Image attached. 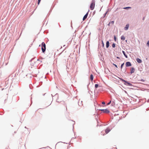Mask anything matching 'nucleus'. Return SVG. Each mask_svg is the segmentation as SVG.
I'll use <instances>...</instances> for the list:
<instances>
[{
    "label": "nucleus",
    "instance_id": "33",
    "mask_svg": "<svg viewBox=\"0 0 149 149\" xmlns=\"http://www.w3.org/2000/svg\"><path fill=\"white\" fill-rule=\"evenodd\" d=\"M38 109L37 110V112L38 111Z\"/></svg>",
    "mask_w": 149,
    "mask_h": 149
},
{
    "label": "nucleus",
    "instance_id": "3",
    "mask_svg": "<svg viewBox=\"0 0 149 149\" xmlns=\"http://www.w3.org/2000/svg\"><path fill=\"white\" fill-rule=\"evenodd\" d=\"M99 110L101 111L104 113H109V111L107 109H99Z\"/></svg>",
    "mask_w": 149,
    "mask_h": 149
},
{
    "label": "nucleus",
    "instance_id": "13",
    "mask_svg": "<svg viewBox=\"0 0 149 149\" xmlns=\"http://www.w3.org/2000/svg\"><path fill=\"white\" fill-rule=\"evenodd\" d=\"M122 52H123V54L124 55V56H125V57L126 58H127V56L126 55L125 52L124 51H123Z\"/></svg>",
    "mask_w": 149,
    "mask_h": 149
},
{
    "label": "nucleus",
    "instance_id": "23",
    "mask_svg": "<svg viewBox=\"0 0 149 149\" xmlns=\"http://www.w3.org/2000/svg\"><path fill=\"white\" fill-rule=\"evenodd\" d=\"M131 8L130 7H127L125 8H124L125 9H127L129 8Z\"/></svg>",
    "mask_w": 149,
    "mask_h": 149
},
{
    "label": "nucleus",
    "instance_id": "32",
    "mask_svg": "<svg viewBox=\"0 0 149 149\" xmlns=\"http://www.w3.org/2000/svg\"><path fill=\"white\" fill-rule=\"evenodd\" d=\"M65 46V45H64L63 46V47Z\"/></svg>",
    "mask_w": 149,
    "mask_h": 149
},
{
    "label": "nucleus",
    "instance_id": "7",
    "mask_svg": "<svg viewBox=\"0 0 149 149\" xmlns=\"http://www.w3.org/2000/svg\"><path fill=\"white\" fill-rule=\"evenodd\" d=\"M129 26V24H127L126 25L125 27L124 28L126 30H127L128 29Z\"/></svg>",
    "mask_w": 149,
    "mask_h": 149
},
{
    "label": "nucleus",
    "instance_id": "26",
    "mask_svg": "<svg viewBox=\"0 0 149 149\" xmlns=\"http://www.w3.org/2000/svg\"><path fill=\"white\" fill-rule=\"evenodd\" d=\"M102 104H105V102H102Z\"/></svg>",
    "mask_w": 149,
    "mask_h": 149
},
{
    "label": "nucleus",
    "instance_id": "19",
    "mask_svg": "<svg viewBox=\"0 0 149 149\" xmlns=\"http://www.w3.org/2000/svg\"><path fill=\"white\" fill-rule=\"evenodd\" d=\"M124 64V63L122 64L121 65V68H122Z\"/></svg>",
    "mask_w": 149,
    "mask_h": 149
},
{
    "label": "nucleus",
    "instance_id": "22",
    "mask_svg": "<svg viewBox=\"0 0 149 149\" xmlns=\"http://www.w3.org/2000/svg\"><path fill=\"white\" fill-rule=\"evenodd\" d=\"M121 80L124 82H125L126 83V82L127 81H125V80H124L123 79H122Z\"/></svg>",
    "mask_w": 149,
    "mask_h": 149
},
{
    "label": "nucleus",
    "instance_id": "17",
    "mask_svg": "<svg viewBox=\"0 0 149 149\" xmlns=\"http://www.w3.org/2000/svg\"><path fill=\"white\" fill-rule=\"evenodd\" d=\"M115 44H114V43H113V44H112V47H113V48H114L115 47Z\"/></svg>",
    "mask_w": 149,
    "mask_h": 149
},
{
    "label": "nucleus",
    "instance_id": "28",
    "mask_svg": "<svg viewBox=\"0 0 149 149\" xmlns=\"http://www.w3.org/2000/svg\"><path fill=\"white\" fill-rule=\"evenodd\" d=\"M141 81H144V80H143V79H142V80H141Z\"/></svg>",
    "mask_w": 149,
    "mask_h": 149
},
{
    "label": "nucleus",
    "instance_id": "24",
    "mask_svg": "<svg viewBox=\"0 0 149 149\" xmlns=\"http://www.w3.org/2000/svg\"><path fill=\"white\" fill-rule=\"evenodd\" d=\"M41 0H38V4H39Z\"/></svg>",
    "mask_w": 149,
    "mask_h": 149
},
{
    "label": "nucleus",
    "instance_id": "9",
    "mask_svg": "<svg viewBox=\"0 0 149 149\" xmlns=\"http://www.w3.org/2000/svg\"><path fill=\"white\" fill-rule=\"evenodd\" d=\"M136 60L137 62L139 63H141L142 62V61L139 58H137Z\"/></svg>",
    "mask_w": 149,
    "mask_h": 149
},
{
    "label": "nucleus",
    "instance_id": "21",
    "mask_svg": "<svg viewBox=\"0 0 149 149\" xmlns=\"http://www.w3.org/2000/svg\"><path fill=\"white\" fill-rule=\"evenodd\" d=\"M147 45L148 46H149V40L148 42Z\"/></svg>",
    "mask_w": 149,
    "mask_h": 149
},
{
    "label": "nucleus",
    "instance_id": "1",
    "mask_svg": "<svg viewBox=\"0 0 149 149\" xmlns=\"http://www.w3.org/2000/svg\"><path fill=\"white\" fill-rule=\"evenodd\" d=\"M95 1H92L90 6V9L91 10L94 9L95 6Z\"/></svg>",
    "mask_w": 149,
    "mask_h": 149
},
{
    "label": "nucleus",
    "instance_id": "8",
    "mask_svg": "<svg viewBox=\"0 0 149 149\" xmlns=\"http://www.w3.org/2000/svg\"><path fill=\"white\" fill-rule=\"evenodd\" d=\"M135 71V69L134 68H132L131 69V74L133 73Z\"/></svg>",
    "mask_w": 149,
    "mask_h": 149
},
{
    "label": "nucleus",
    "instance_id": "15",
    "mask_svg": "<svg viewBox=\"0 0 149 149\" xmlns=\"http://www.w3.org/2000/svg\"><path fill=\"white\" fill-rule=\"evenodd\" d=\"M126 83L129 86H131L132 85L131 84H130V82L126 81Z\"/></svg>",
    "mask_w": 149,
    "mask_h": 149
},
{
    "label": "nucleus",
    "instance_id": "30",
    "mask_svg": "<svg viewBox=\"0 0 149 149\" xmlns=\"http://www.w3.org/2000/svg\"><path fill=\"white\" fill-rule=\"evenodd\" d=\"M102 44H103V46H104V43H103V41H102Z\"/></svg>",
    "mask_w": 149,
    "mask_h": 149
},
{
    "label": "nucleus",
    "instance_id": "2",
    "mask_svg": "<svg viewBox=\"0 0 149 149\" xmlns=\"http://www.w3.org/2000/svg\"><path fill=\"white\" fill-rule=\"evenodd\" d=\"M41 49L43 52H44L46 49V45L44 42H42L41 44Z\"/></svg>",
    "mask_w": 149,
    "mask_h": 149
},
{
    "label": "nucleus",
    "instance_id": "25",
    "mask_svg": "<svg viewBox=\"0 0 149 149\" xmlns=\"http://www.w3.org/2000/svg\"><path fill=\"white\" fill-rule=\"evenodd\" d=\"M113 65H114L115 66V67H116L117 68H118L117 66V65H116V64H114V63H113Z\"/></svg>",
    "mask_w": 149,
    "mask_h": 149
},
{
    "label": "nucleus",
    "instance_id": "12",
    "mask_svg": "<svg viewBox=\"0 0 149 149\" xmlns=\"http://www.w3.org/2000/svg\"><path fill=\"white\" fill-rule=\"evenodd\" d=\"M109 46V42L108 41H107L106 43V47L108 48Z\"/></svg>",
    "mask_w": 149,
    "mask_h": 149
},
{
    "label": "nucleus",
    "instance_id": "27",
    "mask_svg": "<svg viewBox=\"0 0 149 149\" xmlns=\"http://www.w3.org/2000/svg\"><path fill=\"white\" fill-rule=\"evenodd\" d=\"M145 19V17H143V20H144Z\"/></svg>",
    "mask_w": 149,
    "mask_h": 149
},
{
    "label": "nucleus",
    "instance_id": "5",
    "mask_svg": "<svg viewBox=\"0 0 149 149\" xmlns=\"http://www.w3.org/2000/svg\"><path fill=\"white\" fill-rule=\"evenodd\" d=\"M88 14V13H87L84 16L83 18V20H84L87 17Z\"/></svg>",
    "mask_w": 149,
    "mask_h": 149
},
{
    "label": "nucleus",
    "instance_id": "16",
    "mask_svg": "<svg viewBox=\"0 0 149 149\" xmlns=\"http://www.w3.org/2000/svg\"><path fill=\"white\" fill-rule=\"evenodd\" d=\"M98 86V84H95V87L96 88H97Z\"/></svg>",
    "mask_w": 149,
    "mask_h": 149
},
{
    "label": "nucleus",
    "instance_id": "11",
    "mask_svg": "<svg viewBox=\"0 0 149 149\" xmlns=\"http://www.w3.org/2000/svg\"><path fill=\"white\" fill-rule=\"evenodd\" d=\"M114 22L113 21H112L109 23V24H108V25L110 26L111 24H114Z\"/></svg>",
    "mask_w": 149,
    "mask_h": 149
},
{
    "label": "nucleus",
    "instance_id": "31",
    "mask_svg": "<svg viewBox=\"0 0 149 149\" xmlns=\"http://www.w3.org/2000/svg\"><path fill=\"white\" fill-rule=\"evenodd\" d=\"M117 58H119V57H117Z\"/></svg>",
    "mask_w": 149,
    "mask_h": 149
},
{
    "label": "nucleus",
    "instance_id": "4",
    "mask_svg": "<svg viewBox=\"0 0 149 149\" xmlns=\"http://www.w3.org/2000/svg\"><path fill=\"white\" fill-rule=\"evenodd\" d=\"M132 65L130 62H127L126 63V67H128L131 66Z\"/></svg>",
    "mask_w": 149,
    "mask_h": 149
},
{
    "label": "nucleus",
    "instance_id": "10",
    "mask_svg": "<svg viewBox=\"0 0 149 149\" xmlns=\"http://www.w3.org/2000/svg\"><path fill=\"white\" fill-rule=\"evenodd\" d=\"M90 79L91 81H92L93 79V76L92 74H91L90 76Z\"/></svg>",
    "mask_w": 149,
    "mask_h": 149
},
{
    "label": "nucleus",
    "instance_id": "20",
    "mask_svg": "<svg viewBox=\"0 0 149 149\" xmlns=\"http://www.w3.org/2000/svg\"><path fill=\"white\" fill-rule=\"evenodd\" d=\"M111 101H110V102H109L107 104V105H108L110 104H111Z\"/></svg>",
    "mask_w": 149,
    "mask_h": 149
},
{
    "label": "nucleus",
    "instance_id": "18",
    "mask_svg": "<svg viewBox=\"0 0 149 149\" xmlns=\"http://www.w3.org/2000/svg\"><path fill=\"white\" fill-rule=\"evenodd\" d=\"M114 40L116 41V36H114Z\"/></svg>",
    "mask_w": 149,
    "mask_h": 149
},
{
    "label": "nucleus",
    "instance_id": "6",
    "mask_svg": "<svg viewBox=\"0 0 149 149\" xmlns=\"http://www.w3.org/2000/svg\"><path fill=\"white\" fill-rule=\"evenodd\" d=\"M111 130L109 128H107L105 130V132L106 134H107L108 132H109Z\"/></svg>",
    "mask_w": 149,
    "mask_h": 149
},
{
    "label": "nucleus",
    "instance_id": "29",
    "mask_svg": "<svg viewBox=\"0 0 149 149\" xmlns=\"http://www.w3.org/2000/svg\"><path fill=\"white\" fill-rule=\"evenodd\" d=\"M113 103H114V101H112V104H113Z\"/></svg>",
    "mask_w": 149,
    "mask_h": 149
},
{
    "label": "nucleus",
    "instance_id": "14",
    "mask_svg": "<svg viewBox=\"0 0 149 149\" xmlns=\"http://www.w3.org/2000/svg\"><path fill=\"white\" fill-rule=\"evenodd\" d=\"M121 39L123 40H124L125 39V37L123 36H122L121 37Z\"/></svg>",
    "mask_w": 149,
    "mask_h": 149
}]
</instances>
